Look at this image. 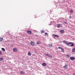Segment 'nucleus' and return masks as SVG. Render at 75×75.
Segmentation results:
<instances>
[{
	"mask_svg": "<svg viewBox=\"0 0 75 75\" xmlns=\"http://www.w3.org/2000/svg\"><path fill=\"white\" fill-rule=\"evenodd\" d=\"M70 59L71 60H74V59H75V58L74 57H71L70 58Z\"/></svg>",
	"mask_w": 75,
	"mask_h": 75,
	"instance_id": "nucleus-10",
	"label": "nucleus"
},
{
	"mask_svg": "<svg viewBox=\"0 0 75 75\" xmlns=\"http://www.w3.org/2000/svg\"><path fill=\"white\" fill-rule=\"evenodd\" d=\"M73 75H75V73H74L73 74Z\"/></svg>",
	"mask_w": 75,
	"mask_h": 75,
	"instance_id": "nucleus-29",
	"label": "nucleus"
},
{
	"mask_svg": "<svg viewBox=\"0 0 75 75\" xmlns=\"http://www.w3.org/2000/svg\"><path fill=\"white\" fill-rule=\"evenodd\" d=\"M13 51L14 52H17V48H14L13 49Z\"/></svg>",
	"mask_w": 75,
	"mask_h": 75,
	"instance_id": "nucleus-4",
	"label": "nucleus"
},
{
	"mask_svg": "<svg viewBox=\"0 0 75 75\" xmlns=\"http://www.w3.org/2000/svg\"><path fill=\"white\" fill-rule=\"evenodd\" d=\"M42 65L43 67H46L47 66V64L46 63H43L42 64Z\"/></svg>",
	"mask_w": 75,
	"mask_h": 75,
	"instance_id": "nucleus-6",
	"label": "nucleus"
},
{
	"mask_svg": "<svg viewBox=\"0 0 75 75\" xmlns=\"http://www.w3.org/2000/svg\"><path fill=\"white\" fill-rule=\"evenodd\" d=\"M72 12H73V10H70V13H72Z\"/></svg>",
	"mask_w": 75,
	"mask_h": 75,
	"instance_id": "nucleus-25",
	"label": "nucleus"
},
{
	"mask_svg": "<svg viewBox=\"0 0 75 75\" xmlns=\"http://www.w3.org/2000/svg\"><path fill=\"white\" fill-rule=\"evenodd\" d=\"M49 47H50V48H51V47H52V44H49Z\"/></svg>",
	"mask_w": 75,
	"mask_h": 75,
	"instance_id": "nucleus-21",
	"label": "nucleus"
},
{
	"mask_svg": "<svg viewBox=\"0 0 75 75\" xmlns=\"http://www.w3.org/2000/svg\"><path fill=\"white\" fill-rule=\"evenodd\" d=\"M53 35L55 37H58V35H54V34H53Z\"/></svg>",
	"mask_w": 75,
	"mask_h": 75,
	"instance_id": "nucleus-13",
	"label": "nucleus"
},
{
	"mask_svg": "<svg viewBox=\"0 0 75 75\" xmlns=\"http://www.w3.org/2000/svg\"><path fill=\"white\" fill-rule=\"evenodd\" d=\"M61 33L63 34L64 33V30H61L60 31Z\"/></svg>",
	"mask_w": 75,
	"mask_h": 75,
	"instance_id": "nucleus-9",
	"label": "nucleus"
},
{
	"mask_svg": "<svg viewBox=\"0 0 75 75\" xmlns=\"http://www.w3.org/2000/svg\"><path fill=\"white\" fill-rule=\"evenodd\" d=\"M73 44V43L71 42H70L69 43H67V45H70V44Z\"/></svg>",
	"mask_w": 75,
	"mask_h": 75,
	"instance_id": "nucleus-17",
	"label": "nucleus"
},
{
	"mask_svg": "<svg viewBox=\"0 0 75 75\" xmlns=\"http://www.w3.org/2000/svg\"><path fill=\"white\" fill-rule=\"evenodd\" d=\"M28 54L29 56H31V52H28Z\"/></svg>",
	"mask_w": 75,
	"mask_h": 75,
	"instance_id": "nucleus-12",
	"label": "nucleus"
},
{
	"mask_svg": "<svg viewBox=\"0 0 75 75\" xmlns=\"http://www.w3.org/2000/svg\"><path fill=\"white\" fill-rule=\"evenodd\" d=\"M74 43H73V44H71V45H70V46H74Z\"/></svg>",
	"mask_w": 75,
	"mask_h": 75,
	"instance_id": "nucleus-24",
	"label": "nucleus"
},
{
	"mask_svg": "<svg viewBox=\"0 0 75 75\" xmlns=\"http://www.w3.org/2000/svg\"><path fill=\"white\" fill-rule=\"evenodd\" d=\"M63 42L64 43H65V44H66V45H67L68 43L67 42H66L65 41H63Z\"/></svg>",
	"mask_w": 75,
	"mask_h": 75,
	"instance_id": "nucleus-14",
	"label": "nucleus"
},
{
	"mask_svg": "<svg viewBox=\"0 0 75 75\" xmlns=\"http://www.w3.org/2000/svg\"><path fill=\"white\" fill-rule=\"evenodd\" d=\"M72 52H75V48H74L72 50Z\"/></svg>",
	"mask_w": 75,
	"mask_h": 75,
	"instance_id": "nucleus-15",
	"label": "nucleus"
},
{
	"mask_svg": "<svg viewBox=\"0 0 75 75\" xmlns=\"http://www.w3.org/2000/svg\"><path fill=\"white\" fill-rule=\"evenodd\" d=\"M20 74H24L25 73H24V71H21L20 72Z\"/></svg>",
	"mask_w": 75,
	"mask_h": 75,
	"instance_id": "nucleus-11",
	"label": "nucleus"
},
{
	"mask_svg": "<svg viewBox=\"0 0 75 75\" xmlns=\"http://www.w3.org/2000/svg\"><path fill=\"white\" fill-rule=\"evenodd\" d=\"M67 64H65L64 66L63 67V68H64V69H66L67 68Z\"/></svg>",
	"mask_w": 75,
	"mask_h": 75,
	"instance_id": "nucleus-7",
	"label": "nucleus"
},
{
	"mask_svg": "<svg viewBox=\"0 0 75 75\" xmlns=\"http://www.w3.org/2000/svg\"><path fill=\"white\" fill-rule=\"evenodd\" d=\"M59 49H60L62 51V52H64V50L63 48L62 47H58Z\"/></svg>",
	"mask_w": 75,
	"mask_h": 75,
	"instance_id": "nucleus-2",
	"label": "nucleus"
},
{
	"mask_svg": "<svg viewBox=\"0 0 75 75\" xmlns=\"http://www.w3.org/2000/svg\"><path fill=\"white\" fill-rule=\"evenodd\" d=\"M44 55H45L46 56H47V57H49V58H52V56L50 54H45Z\"/></svg>",
	"mask_w": 75,
	"mask_h": 75,
	"instance_id": "nucleus-1",
	"label": "nucleus"
},
{
	"mask_svg": "<svg viewBox=\"0 0 75 75\" xmlns=\"http://www.w3.org/2000/svg\"><path fill=\"white\" fill-rule=\"evenodd\" d=\"M0 54H1H1H2V53L0 51Z\"/></svg>",
	"mask_w": 75,
	"mask_h": 75,
	"instance_id": "nucleus-27",
	"label": "nucleus"
},
{
	"mask_svg": "<svg viewBox=\"0 0 75 75\" xmlns=\"http://www.w3.org/2000/svg\"><path fill=\"white\" fill-rule=\"evenodd\" d=\"M27 33L29 34H31L32 32L30 30H27Z\"/></svg>",
	"mask_w": 75,
	"mask_h": 75,
	"instance_id": "nucleus-5",
	"label": "nucleus"
},
{
	"mask_svg": "<svg viewBox=\"0 0 75 75\" xmlns=\"http://www.w3.org/2000/svg\"><path fill=\"white\" fill-rule=\"evenodd\" d=\"M64 23H65V24H67V22H64Z\"/></svg>",
	"mask_w": 75,
	"mask_h": 75,
	"instance_id": "nucleus-30",
	"label": "nucleus"
},
{
	"mask_svg": "<svg viewBox=\"0 0 75 75\" xmlns=\"http://www.w3.org/2000/svg\"><path fill=\"white\" fill-rule=\"evenodd\" d=\"M3 38H0V42H1V41H3Z\"/></svg>",
	"mask_w": 75,
	"mask_h": 75,
	"instance_id": "nucleus-16",
	"label": "nucleus"
},
{
	"mask_svg": "<svg viewBox=\"0 0 75 75\" xmlns=\"http://www.w3.org/2000/svg\"><path fill=\"white\" fill-rule=\"evenodd\" d=\"M4 59L3 58H0V61H1L2 60H3Z\"/></svg>",
	"mask_w": 75,
	"mask_h": 75,
	"instance_id": "nucleus-23",
	"label": "nucleus"
},
{
	"mask_svg": "<svg viewBox=\"0 0 75 75\" xmlns=\"http://www.w3.org/2000/svg\"><path fill=\"white\" fill-rule=\"evenodd\" d=\"M45 33V31H44V30H42L41 31V33Z\"/></svg>",
	"mask_w": 75,
	"mask_h": 75,
	"instance_id": "nucleus-20",
	"label": "nucleus"
},
{
	"mask_svg": "<svg viewBox=\"0 0 75 75\" xmlns=\"http://www.w3.org/2000/svg\"><path fill=\"white\" fill-rule=\"evenodd\" d=\"M41 44V42L40 41H38L37 42V45H40Z\"/></svg>",
	"mask_w": 75,
	"mask_h": 75,
	"instance_id": "nucleus-8",
	"label": "nucleus"
},
{
	"mask_svg": "<svg viewBox=\"0 0 75 75\" xmlns=\"http://www.w3.org/2000/svg\"><path fill=\"white\" fill-rule=\"evenodd\" d=\"M1 50L3 51H4L5 52L6 51V50H5V49L4 48H1Z\"/></svg>",
	"mask_w": 75,
	"mask_h": 75,
	"instance_id": "nucleus-18",
	"label": "nucleus"
},
{
	"mask_svg": "<svg viewBox=\"0 0 75 75\" xmlns=\"http://www.w3.org/2000/svg\"><path fill=\"white\" fill-rule=\"evenodd\" d=\"M30 45L32 46H34L35 45V43L33 42H30Z\"/></svg>",
	"mask_w": 75,
	"mask_h": 75,
	"instance_id": "nucleus-3",
	"label": "nucleus"
},
{
	"mask_svg": "<svg viewBox=\"0 0 75 75\" xmlns=\"http://www.w3.org/2000/svg\"><path fill=\"white\" fill-rule=\"evenodd\" d=\"M45 35H48V33H45Z\"/></svg>",
	"mask_w": 75,
	"mask_h": 75,
	"instance_id": "nucleus-26",
	"label": "nucleus"
},
{
	"mask_svg": "<svg viewBox=\"0 0 75 75\" xmlns=\"http://www.w3.org/2000/svg\"><path fill=\"white\" fill-rule=\"evenodd\" d=\"M57 27L58 28H59V27H60V24H58Z\"/></svg>",
	"mask_w": 75,
	"mask_h": 75,
	"instance_id": "nucleus-19",
	"label": "nucleus"
},
{
	"mask_svg": "<svg viewBox=\"0 0 75 75\" xmlns=\"http://www.w3.org/2000/svg\"><path fill=\"white\" fill-rule=\"evenodd\" d=\"M69 18H71V16H70L69 17Z\"/></svg>",
	"mask_w": 75,
	"mask_h": 75,
	"instance_id": "nucleus-28",
	"label": "nucleus"
},
{
	"mask_svg": "<svg viewBox=\"0 0 75 75\" xmlns=\"http://www.w3.org/2000/svg\"><path fill=\"white\" fill-rule=\"evenodd\" d=\"M66 57H70V55L69 54H67L66 55Z\"/></svg>",
	"mask_w": 75,
	"mask_h": 75,
	"instance_id": "nucleus-22",
	"label": "nucleus"
},
{
	"mask_svg": "<svg viewBox=\"0 0 75 75\" xmlns=\"http://www.w3.org/2000/svg\"><path fill=\"white\" fill-rule=\"evenodd\" d=\"M74 62H75V61H74Z\"/></svg>",
	"mask_w": 75,
	"mask_h": 75,
	"instance_id": "nucleus-31",
	"label": "nucleus"
}]
</instances>
